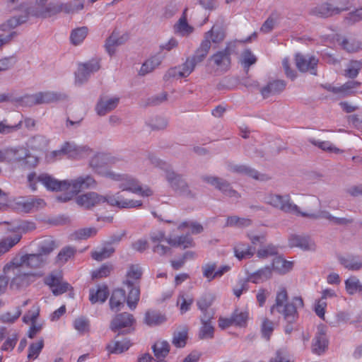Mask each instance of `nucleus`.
<instances>
[{"label":"nucleus","instance_id":"4","mask_svg":"<svg viewBox=\"0 0 362 362\" xmlns=\"http://www.w3.org/2000/svg\"><path fill=\"white\" fill-rule=\"evenodd\" d=\"M263 201L265 204L286 214H292L305 218H308V216L304 214H310V213L301 211L300 208L292 202L289 194L281 195L268 193L264 196Z\"/></svg>","mask_w":362,"mask_h":362},{"label":"nucleus","instance_id":"57","mask_svg":"<svg viewBox=\"0 0 362 362\" xmlns=\"http://www.w3.org/2000/svg\"><path fill=\"white\" fill-rule=\"evenodd\" d=\"M361 283L356 276H351L345 281V288L349 295L359 292Z\"/></svg>","mask_w":362,"mask_h":362},{"label":"nucleus","instance_id":"50","mask_svg":"<svg viewBox=\"0 0 362 362\" xmlns=\"http://www.w3.org/2000/svg\"><path fill=\"white\" fill-rule=\"evenodd\" d=\"M251 224L252 221L249 218L232 216L228 217L226 226L230 227L245 228L250 226Z\"/></svg>","mask_w":362,"mask_h":362},{"label":"nucleus","instance_id":"62","mask_svg":"<svg viewBox=\"0 0 362 362\" xmlns=\"http://www.w3.org/2000/svg\"><path fill=\"white\" fill-rule=\"evenodd\" d=\"M216 264L214 262H209L202 266V270L204 277L206 278L209 281L216 279Z\"/></svg>","mask_w":362,"mask_h":362},{"label":"nucleus","instance_id":"64","mask_svg":"<svg viewBox=\"0 0 362 362\" xmlns=\"http://www.w3.org/2000/svg\"><path fill=\"white\" fill-rule=\"evenodd\" d=\"M74 327L78 332L84 334L89 331V321L83 317H78L74 322Z\"/></svg>","mask_w":362,"mask_h":362},{"label":"nucleus","instance_id":"60","mask_svg":"<svg viewBox=\"0 0 362 362\" xmlns=\"http://www.w3.org/2000/svg\"><path fill=\"white\" fill-rule=\"evenodd\" d=\"M216 189L228 197L236 199L240 197L238 193L231 187L230 183L225 180H221Z\"/></svg>","mask_w":362,"mask_h":362},{"label":"nucleus","instance_id":"46","mask_svg":"<svg viewBox=\"0 0 362 362\" xmlns=\"http://www.w3.org/2000/svg\"><path fill=\"white\" fill-rule=\"evenodd\" d=\"M131 346L129 340L124 339L122 341H112L107 344V349L110 354H121Z\"/></svg>","mask_w":362,"mask_h":362},{"label":"nucleus","instance_id":"1","mask_svg":"<svg viewBox=\"0 0 362 362\" xmlns=\"http://www.w3.org/2000/svg\"><path fill=\"white\" fill-rule=\"evenodd\" d=\"M288 293L284 287L279 288L276 296L275 303L271 307L270 312L274 314L277 312L283 315L284 319L288 322L285 327V332L291 334L293 330V323L298 318L297 309L303 308V300L301 297H294L292 301L288 303Z\"/></svg>","mask_w":362,"mask_h":362},{"label":"nucleus","instance_id":"14","mask_svg":"<svg viewBox=\"0 0 362 362\" xmlns=\"http://www.w3.org/2000/svg\"><path fill=\"white\" fill-rule=\"evenodd\" d=\"M101 200H103L102 195L95 192H86L76 198V204L86 209L100 205Z\"/></svg>","mask_w":362,"mask_h":362},{"label":"nucleus","instance_id":"59","mask_svg":"<svg viewBox=\"0 0 362 362\" xmlns=\"http://www.w3.org/2000/svg\"><path fill=\"white\" fill-rule=\"evenodd\" d=\"M44 346L43 339H40L36 342L32 343L28 348V358L30 360H34L37 358Z\"/></svg>","mask_w":362,"mask_h":362},{"label":"nucleus","instance_id":"16","mask_svg":"<svg viewBox=\"0 0 362 362\" xmlns=\"http://www.w3.org/2000/svg\"><path fill=\"white\" fill-rule=\"evenodd\" d=\"M119 102L118 97L101 96L96 105L95 110L98 115L103 116L115 110Z\"/></svg>","mask_w":362,"mask_h":362},{"label":"nucleus","instance_id":"30","mask_svg":"<svg viewBox=\"0 0 362 362\" xmlns=\"http://www.w3.org/2000/svg\"><path fill=\"white\" fill-rule=\"evenodd\" d=\"M163 61V57L159 54L154 55L146 60L139 70L140 76H145L155 70Z\"/></svg>","mask_w":362,"mask_h":362},{"label":"nucleus","instance_id":"24","mask_svg":"<svg viewBox=\"0 0 362 362\" xmlns=\"http://www.w3.org/2000/svg\"><path fill=\"white\" fill-rule=\"evenodd\" d=\"M286 83L283 80H274L270 81L261 88L260 92L264 98L281 93L286 88Z\"/></svg>","mask_w":362,"mask_h":362},{"label":"nucleus","instance_id":"41","mask_svg":"<svg viewBox=\"0 0 362 362\" xmlns=\"http://www.w3.org/2000/svg\"><path fill=\"white\" fill-rule=\"evenodd\" d=\"M169 245L173 247H180L183 249L193 247V239L188 235L175 238H169L167 240Z\"/></svg>","mask_w":362,"mask_h":362},{"label":"nucleus","instance_id":"37","mask_svg":"<svg viewBox=\"0 0 362 362\" xmlns=\"http://www.w3.org/2000/svg\"><path fill=\"white\" fill-rule=\"evenodd\" d=\"M272 269L267 266L259 269L256 272L251 274L248 276V281L254 284H259L264 282L272 277Z\"/></svg>","mask_w":362,"mask_h":362},{"label":"nucleus","instance_id":"19","mask_svg":"<svg viewBox=\"0 0 362 362\" xmlns=\"http://www.w3.org/2000/svg\"><path fill=\"white\" fill-rule=\"evenodd\" d=\"M213 302L214 296L212 294L209 293L203 294L197 301L198 308L202 313V315L201 317H204V320L205 318L214 317V313L212 310L209 309Z\"/></svg>","mask_w":362,"mask_h":362},{"label":"nucleus","instance_id":"27","mask_svg":"<svg viewBox=\"0 0 362 362\" xmlns=\"http://www.w3.org/2000/svg\"><path fill=\"white\" fill-rule=\"evenodd\" d=\"M230 49L229 45L222 51L214 54L211 59L214 64L223 69H228L230 64Z\"/></svg>","mask_w":362,"mask_h":362},{"label":"nucleus","instance_id":"11","mask_svg":"<svg viewBox=\"0 0 362 362\" xmlns=\"http://www.w3.org/2000/svg\"><path fill=\"white\" fill-rule=\"evenodd\" d=\"M88 151V148L86 146H78L74 143L66 142L62 146L60 150L53 151L52 154L55 157L66 155L69 158H80Z\"/></svg>","mask_w":362,"mask_h":362},{"label":"nucleus","instance_id":"25","mask_svg":"<svg viewBox=\"0 0 362 362\" xmlns=\"http://www.w3.org/2000/svg\"><path fill=\"white\" fill-rule=\"evenodd\" d=\"M290 247H298L303 250H313L315 249V243L308 236L291 235L288 239Z\"/></svg>","mask_w":362,"mask_h":362},{"label":"nucleus","instance_id":"47","mask_svg":"<svg viewBox=\"0 0 362 362\" xmlns=\"http://www.w3.org/2000/svg\"><path fill=\"white\" fill-rule=\"evenodd\" d=\"M272 267L278 272L285 274L292 269L293 262L279 257L273 260Z\"/></svg>","mask_w":362,"mask_h":362},{"label":"nucleus","instance_id":"52","mask_svg":"<svg viewBox=\"0 0 362 362\" xmlns=\"http://www.w3.org/2000/svg\"><path fill=\"white\" fill-rule=\"evenodd\" d=\"M76 253L75 248L68 246L62 248L56 257V262L59 264H65Z\"/></svg>","mask_w":362,"mask_h":362},{"label":"nucleus","instance_id":"44","mask_svg":"<svg viewBox=\"0 0 362 362\" xmlns=\"http://www.w3.org/2000/svg\"><path fill=\"white\" fill-rule=\"evenodd\" d=\"M144 321L149 326H156L165 322L166 317L158 312L147 311L145 315Z\"/></svg>","mask_w":362,"mask_h":362},{"label":"nucleus","instance_id":"36","mask_svg":"<svg viewBox=\"0 0 362 362\" xmlns=\"http://www.w3.org/2000/svg\"><path fill=\"white\" fill-rule=\"evenodd\" d=\"M228 168L232 172L245 175L255 180L262 179L261 175L256 170L247 165L230 164Z\"/></svg>","mask_w":362,"mask_h":362},{"label":"nucleus","instance_id":"26","mask_svg":"<svg viewBox=\"0 0 362 362\" xmlns=\"http://www.w3.org/2000/svg\"><path fill=\"white\" fill-rule=\"evenodd\" d=\"M339 263L351 271H358L362 269V259L359 256L348 255L338 257Z\"/></svg>","mask_w":362,"mask_h":362},{"label":"nucleus","instance_id":"13","mask_svg":"<svg viewBox=\"0 0 362 362\" xmlns=\"http://www.w3.org/2000/svg\"><path fill=\"white\" fill-rule=\"evenodd\" d=\"M6 153H11L9 156L10 158H7L8 163H18L23 161L25 163L30 162L32 160L34 165L37 163V159L34 156L29 154L28 151L23 147L18 148H7Z\"/></svg>","mask_w":362,"mask_h":362},{"label":"nucleus","instance_id":"51","mask_svg":"<svg viewBox=\"0 0 362 362\" xmlns=\"http://www.w3.org/2000/svg\"><path fill=\"white\" fill-rule=\"evenodd\" d=\"M362 69V61L361 60H351L347 65V68L345 69V76L351 78H355L361 69Z\"/></svg>","mask_w":362,"mask_h":362},{"label":"nucleus","instance_id":"53","mask_svg":"<svg viewBox=\"0 0 362 362\" xmlns=\"http://www.w3.org/2000/svg\"><path fill=\"white\" fill-rule=\"evenodd\" d=\"M342 48L348 52H356L362 49V42L354 39H342L340 42Z\"/></svg>","mask_w":362,"mask_h":362},{"label":"nucleus","instance_id":"20","mask_svg":"<svg viewBox=\"0 0 362 362\" xmlns=\"http://www.w3.org/2000/svg\"><path fill=\"white\" fill-rule=\"evenodd\" d=\"M45 284L51 288L55 296L66 292L71 287L68 283L62 281L60 278L54 275L47 276L45 279Z\"/></svg>","mask_w":362,"mask_h":362},{"label":"nucleus","instance_id":"56","mask_svg":"<svg viewBox=\"0 0 362 362\" xmlns=\"http://www.w3.org/2000/svg\"><path fill=\"white\" fill-rule=\"evenodd\" d=\"M84 6L83 2H76V1H69L66 3H62L61 8L62 12L70 14L76 13L83 8Z\"/></svg>","mask_w":362,"mask_h":362},{"label":"nucleus","instance_id":"32","mask_svg":"<svg viewBox=\"0 0 362 362\" xmlns=\"http://www.w3.org/2000/svg\"><path fill=\"white\" fill-rule=\"evenodd\" d=\"M143 272L139 264H131L127 272V278L124 284H139Z\"/></svg>","mask_w":362,"mask_h":362},{"label":"nucleus","instance_id":"31","mask_svg":"<svg viewBox=\"0 0 362 362\" xmlns=\"http://www.w3.org/2000/svg\"><path fill=\"white\" fill-rule=\"evenodd\" d=\"M128 290V296L126 298L128 306L131 310L136 308L140 298L139 284H124Z\"/></svg>","mask_w":362,"mask_h":362},{"label":"nucleus","instance_id":"8","mask_svg":"<svg viewBox=\"0 0 362 362\" xmlns=\"http://www.w3.org/2000/svg\"><path fill=\"white\" fill-rule=\"evenodd\" d=\"M100 69V60L92 59L88 62L80 64L76 73V82L82 84L86 82L91 74Z\"/></svg>","mask_w":362,"mask_h":362},{"label":"nucleus","instance_id":"40","mask_svg":"<svg viewBox=\"0 0 362 362\" xmlns=\"http://www.w3.org/2000/svg\"><path fill=\"white\" fill-rule=\"evenodd\" d=\"M152 349L157 360L165 358L170 351V344L167 341H157L153 346Z\"/></svg>","mask_w":362,"mask_h":362},{"label":"nucleus","instance_id":"10","mask_svg":"<svg viewBox=\"0 0 362 362\" xmlns=\"http://www.w3.org/2000/svg\"><path fill=\"white\" fill-rule=\"evenodd\" d=\"M13 260L18 266L37 269L42 267L47 262V257H43L39 252L36 254H26L15 257Z\"/></svg>","mask_w":362,"mask_h":362},{"label":"nucleus","instance_id":"15","mask_svg":"<svg viewBox=\"0 0 362 362\" xmlns=\"http://www.w3.org/2000/svg\"><path fill=\"white\" fill-rule=\"evenodd\" d=\"M213 33V29L205 33L204 40H202L193 56L190 57L197 64L201 63L207 56L211 45L209 38L212 37Z\"/></svg>","mask_w":362,"mask_h":362},{"label":"nucleus","instance_id":"23","mask_svg":"<svg viewBox=\"0 0 362 362\" xmlns=\"http://www.w3.org/2000/svg\"><path fill=\"white\" fill-rule=\"evenodd\" d=\"M337 11V8H335L334 4L332 3L324 2L313 8L310 13L320 18H328L337 15L336 11Z\"/></svg>","mask_w":362,"mask_h":362},{"label":"nucleus","instance_id":"12","mask_svg":"<svg viewBox=\"0 0 362 362\" xmlns=\"http://www.w3.org/2000/svg\"><path fill=\"white\" fill-rule=\"evenodd\" d=\"M69 189L72 188L74 192L78 193L82 189H95L97 187V182L90 175L80 176L76 179L69 180Z\"/></svg>","mask_w":362,"mask_h":362},{"label":"nucleus","instance_id":"28","mask_svg":"<svg viewBox=\"0 0 362 362\" xmlns=\"http://www.w3.org/2000/svg\"><path fill=\"white\" fill-rule=\"evenodd\" d=\"M328 346V339L326 334L320 331L318 332L313 340L312 351L317 355L322 354Z\"/></svg>","mask_w":362,"mask_h":362},{"label":"nucleus","instance_id":"39","mask_svg":"<svg viewBox=\"0 0 362 362\" xmlns=\"http://www.w3.org/2000/svg\"><path fill=\"white\" fill-rule=\"evenodd\" d=\"M254 253L255 249L247 244L239 243L234 247L235 256L240 260L250 258L253 256Z\"/></svg>","mask_w":362,"mask_h":362},{"label":"nucleus","instance_id":"5","mask_svg":"<svg viewBox=\"0 0 362 362\" xmlns=\"http://www.w3.org/2000/svg\"><path fill=\"white\" fill-rule=\"evenodd\" d=\"M103 175L119 182L118 187L122 191H129L135 194H139L143 197H149L153 194V192L149 187L142 189L136 179L127 174H117L112 171L107 170Z\"/></svg>","mask_w":362,"mask_h":362},{"label":"nucleus","instance_id":"3","mask_svg":"<svg viewBox=\"0 0 362 362\" xmlns=\"http://www.w3.org/2000/svg\"><path fill=\"white\" fill-rule=\"evenodd\" d=\"M148 158L153 165L164 169L166 171V179L174 190L177 191L180 194L184 196L191 197L194 196L189 189L186 181L182 179L181 175L175 173L173 170H170L167 163L160 160L153 154H149Z\"/></svg>","mask_w":362,"mask_h":362},{"label":"nucleus","instance_id":"7","mask_svg":"<svg viewBox=\"0 0 362 362\" xmlns=\"http://www.w3.org/2000/svg\"><path fill=\"white\" fill-rule=\"evenodd\" d=\"M102 199L101 204L107 203L110 206H117L120 209L136 208L142 205L141 201L124 199L119 192L115 194L102 195Z\"/></svg>","mask_w":362,"mask_h":362},{"label":"nucleus","instance_id":"18","mask_svg":"<svg viewBox=\"0 0 362 362\" xmlns=\"http://www.w3.org/2000/svg\"><path fill=\"white\" fill-rule=\"evenodd\" d=\"M66 95L55 92H40L30 96V101L34 104L49 103L64 100Z\"/></svg>","mask_w":362,"mask_h":362},{"label":"nucleus","instance_id":"35","mask_svg":"<svg viewBox=\"0 0 362 362\" xmlns=\"http://www.w3.org/2000/svg\"><path fill=\"white\" fill-rule=\"evenodd\" d=\"M361 83L358 81H348L339 87H332L331 91L341 96H348L355 93L354 89L358 88Z\"/></svg>","mask_w":362,"mask_h":362},{"label":"nucleus","instance_id":"17","mask_svg":"<svg viewBox=\"0 0 362 362\" xmlns=\"http://www.w3.org/2000/svg\"><path fill=\"white\" fill-rule=\"evenodd\" d=\"M310 219L325 218L332 223L337 226H348L354 223L352 218H338L332 216L329 211H321L318 213H310V214H305Z\"/></svg>","mask_w":362,"mask_h":362},{"label":"nucleus","instance_id":"58","mask_svg":"<svg viewBox=\"0 0 362 362\" xmlns=\"http://www.w3.org/2000/svg\"><path fill=\"white\" fill-rule=\"evenodd\" d=\"M257 62V57L250 49H245L240 57V62L245 69L248 71L250 66L255 64Z\"/></svg>","mask_w":362,"mask_h":362},{"label":"nucleus","instance_id":"42","mask_svg":"<svg viewBox=\"0 0 362 362\" xmlns=\"http://www.w3.org/2000/svg\"><path fill=\"white\" fill-rule=\"evenodd\" d=\"M211 319L212 318H205L204 320V317H201L202 326L199 333V338L200 339H211L214 337V328L211 323Z\"/></svg>","mask_w":362,"mask_h":362},{"label":"nucleus","instance_id":"55","mask_svg":"<svg viewBox=\"0 0 362 362\" xmlns=\"http://www.w3.org/2000/svg\"><path fill=\"white\" fill-rule=\"evenodd\" d=\"M88 34V28L86 27H81L74 30L70 36L71 42L77 45L82 42Z\"/></svg>","mask_w":362,"mask_h":362},{"label":"nucleus","instance_id":"54","mask_svg":"<svg viewBox=\"0 0 362 362\" xmlns=\"http://www.w3.org/2000/svg\"><path fill=\"white\" fill-rule=\"evenodd\" d=\"M186 11L187 8L185 9L182 16L175 26L176 31L180 33L182 35H188L193 31V28L187 22Z\"/></svg>","mask_w":362,"mask_h":362},{"label":"nucleus","instance_id":"43","mask_svg":"<svg viewBox=\"0 0 362 362\" xmlns=\"http://www.w3.org/2000/svg\"><path fill=\"white\" fill-rule=\"evenodd\" d=\"M108 294V289L105 286L99 287L96 291L90 289L89 300L92 303H95L97 302L104 303L106 300Z\"/></svg>","mask_w":362,"mask_h":362},{"label":"nucleus","instance_id":"33","mask_svg":"<svg viewBox=\"0 0 362 362\" xmlns=\"http://www.w3.org/2000/svg\"><path fill=\"white\" fill-rule=\"evenodd\" d=\"M124 42L125 39L123 36L119 37L117 33L113 32L105 41V49L110 56H112L116 52L117 47L122 45Z\"/></svg>","mask_w":362,"mask_h":362},{"label":"nucleus","instance_id":"61","mask_svg":"<svg viewBox=\"0 0 362 362\" xmlns=\"http://www.w3.org/2000/svg\"><path fill=\"white\" fill-rule=\"evenodd\" d=\"M187 339V332L185 329L182 331L175 332L173 333L172 343L177 348H182L185 346Z\"/></svg>","mask_w":362,"mask_h":362},{"label":"nucleus","instance_id":"22","mask_svg":"<svg viewBox=\"0 0 362 362\" xmlns=\"http://www.w3.org/2000/svg\"><path fill=\"white\" fill-rule=\"evenodd\" d=\"M17 204L21 209L26 213L36 211L45 206L44 199L35 197L23 198L21 200H19Z\"/></svg>","mask_w":362,"mask_h":362},{"label":"nucleus","instance_id":"9","mask_svg":"<svg viewBox=\"0 0 362 362\" xmlns=\"http://www.w3.org/2000/svg\"><path fill=\"white\" fill-rule=\"evenodd\" d=\"M295 61L296 66L300 71L310 72L311 74L317 75L319 60L315 57L309 54H296Z\"/></svg>","mask_w":362,"mask_h":362},{"label":"nucleus","instance_id":"38","mask_svg":"<svg viewBox=\"0 0 362 362\" xmlns=\"http://www.w3.org/2000/svg\"><path fill=\"white\" fill-rule=\"evenodd\" d=\"M38 252L47 257L57 247L55 240L52 237H47L41 240L38 244Z\"/></svg>","mask_w":362,"mask_h":362},{"label":"nucleus","instance_id":"63","mask_svg":"<svg viewBox=\"0 0 362 362\" xmlns=\"http://www.w3.org/2000/svg\"><path fill=\"white\" fill-rule=\"evenodd\" d=\"M232 318L235 325L244 326L248 319V313L235 310L232 315Z\"/></svg>","mask_w":362,"mask_h":362},{"label":"nucleus","instance_id":"49","mask_svg":"<svg viewBox=\"0 0 362 362\" xmlns=\"http://www.w3.org/2000/svg\"><path fill=\"white\" fill-rule=\"evenodd\" d=\"M115 251V248L110 244H107L100 250L93 252L91 257L97 261H102L112 256Z\"/></svg>","mask_w":362,"mask_h":362},{"label":"nucleus","instance_id":"29","mask_svg":"<svg viewBox=\"0 0 362 362\" xmlns=\"http://www.w3.org/2000/svg\"><path fill=\"white\" fill-rule=\"evenodd\" d=\"M125 300V291L123 289L117 288L114 290L110 298V309L115 312L120 310Z\"/></svg>","mask_w":362,"mask_h":362},{"label":"nucleus","instance_id":"45","mask_svg":"<svg viewBox=\"0 0 362 362\" xmlns=\"http://www.w3.org/2000/svg\"><path fill=\"white\" fill-rule=\"evenodd\" d=\"M61 12H62L61 4H49L45 8L37 11L35 16L40 18H47Z\"/></svg>","mask_w":362,"mask_h":362},{"label":"nucleus","instance_id":"6","mask_svg":"<svg viewBox=\"0 0 362 362\" xmlns=\"http://www.w3.org/2000/svg\"><path fill=\"white\" fill-rule=\"evenodd\" d=\"M29 187L33 190L37 189V184L42 183L49 191H62L69 189V180H58L47 173L37 175L36 173H30L27 177Z\"/></svg>","mask_w":362,"mask_h":362},{"label":"nucleus","instance_id":"2","mask_svg":"<svg viewBox=\"0 0 362 362\" xmlns=\"http://www.w3.org/2000/svg\"><path fill=\"white\" fill-rule=\"evenodd\" d=\"M14 260H11L4 267V272L6 275L13 274L10 286L13 289H21L25 288L34 282L37 277L40 276L36 273L25 272L23 267L15 264Z\"/></svg>","mask_w":362,"mask_h":362},{"label":"nucleus","instance_id":"48","mask_svg":"<svg viewBox=\"0 0 362 362\" xmlns=\"http://www.w3.org/2000/svg\"><path fill=\"white\" fill-rule=\"evenodd\" d=\"M309 142L311 143L313 145L318 147L319 148L322 149V151H327L329 153H334L336 154L340 153L342 152V151L335 146H334L331 142L327 141H317L314 139H310Z\"/></svg>","mask_w":362,"mask_h":362},{"label":"nucleus","instance_id":"21","mask_svg":"<svg viewBox=\"0 0 362 362\" xmlns=\"http://www.w3.org/2000/svg\"><path fill=\"white\" fill-rule=\"evenodd\" d=\"M135 322L133 315L122 313L117 315L112 320L110 328L112 331L132 326Z\"/></svg>","mask_w":362,"mask_h":362},{"label":"nucleus","instance_id":"34","mask_svg":"<svg viewBox=\"0 0 362 362\" xmlns=\"http://www.w3.org/2000/svg\"><path fill=\"white\" fill-rule=\"evenodd\" d=\"M21 235L18 233H14L8 235L0 240V256L5 254L14 245H16L21 239Z\"/></svg>","mask_w":362,"mask_h":362}]
</instances>
